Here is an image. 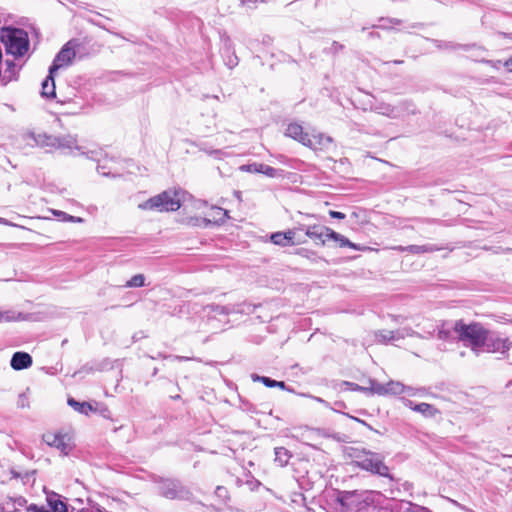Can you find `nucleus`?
<instances>
[{"instance_id": "f257e3e1", "label": "nucleus", "mask_w": 512, "mask_h": 512, "mask_svg": "<svg viewBox=\"0 0 512 512\" xmlns=\"http://www.w3.org/2000/svg\"><path fill=\"white\" fill-rule=\"evenodd\" d=\"M49 140V143L47 145H52L55 147H61V148H68L72 152V150H77L80 155H84L87 158L97 161L98 167L97 171L103 175V176H112L116 177L119 174L118 170L115 169L113 166L108 165L106 161L102 160L103 151L102 149H91L88 150L83 146L77 145V140L74 136L67 135V137L64 138H47Z\"/></svg>"}, {"instance_id": "f03ea898", "label": "nucleus", "mask_w": 512, "mask_h": 512, "mask_svg": "<svg viewBox=\"0 0 512 512\" xmlns=\"http://www.w3.org/2000/svg\"><path fill=\"white\" fill-rule=\"evenodd\" d=\"M350 456L358 468L373 475L388 478L390 481L395 480L393 475L390 474L389 467L384 462L383 454L367 449L351 448Z\"/></svg>"}, {"instance_id": "7ed1b4c3", "label": "nucleus", "mask_w": 512, "mask_h": 512, "mask_svg": "<svg viewBox=\"0 0 512 512\" xmlns=\"http://www.w3.org/2000/svg\"><path fill=\"white\" fill-rule=\"evenodd\" d=\"M487 329L479 323L466 324L462 320L454 322V333L457 339L478 356L483 352V344Z\"/></svg>"}, {"instance_id": "20e7f679", "label": "nucleus", "mask_w": 512, "mask_h": 512, "mask_svg": "<svg viewBox=\"0 0 512 512\" xmlns=\"http://www.w3.org/2000/svg\"><path fill=\"white\" fill-rule=\"evenodd\" d=\"M1 40L7 53L14 56H23L29 47L28 34L23 29L4 28L1 31Z\"/></svg>"}, {"instance_id": "39448f33", "label": "nucleus", "mask_w": 512, "mask_h": 512, "mask_svg": "<svg viewBox=\"0 0 512 512\" xmlns=\"http://www.w3.org/2000/svg\"><path fill=\"white\" fill-rule=\"evenodd\" d=\"M180 192L164 191L139 204L142 210L176 211L181 206Z\"/></svg>"}, {"instance_id": "423d86ee", "label": "nucleus", "mask_w": 512, "mask_h": 512, "mask_svg": "<svg viewBox=\"0 0 512 512\" xmlns=\"http://www.w3.org/2000/svg\"><path fill=\"white\" fill-rule=\"evenodd\" d=\"M369 389L371 394H377L379 396H396L401 394H407L409 396H415L421 392V389L415 390L412 387L405 386L399 381H389L385 384L379 383L376 380H369Z\"/></svg>"}, {"instance_id": "0eeeda50", "label": "nucleus", "mask_w": 512, "mask_h": 512, "mask_svg": "<svg viewBox=\"0 0 512 512\" xmlns=\"http://www.w3.org/2000/svg\"><path fill=\"white\" fill-rule=\"evenodd\" d=\"M512 347V337H505L493 331H486L483 352L506 354Z\"/></svg>"}, {"instance_id": "6e6552de", "label": "nucleus", "mask_w": 512, "mask_h": 512, "mask_svg": "<svg viewBox=\"0 0 512 512\" xmlns=\"http://www.w3.org/2000/svg\"><path fill=\"white\" fill-rule=\"evenodd\" d=\"M410 106L412 105L407 102H402L397 106H392L390 104L381 102L373 105L371 107V110L380 115H384L394 119L403 116L405 112L414 113V109H410Z\"/></svg>"}, {"instance_id": "1a4fd4ad", "label": "nucleus", "mask_w": 512, "mask_h": 512, "mask_svg": "<svg viewBox=\"0 0 512 512\" xmlns=\"http://www.w3.org/2000/svg\"><path fill=\"white\" fill-rule=\"evenodd\" d=\"M75 55L73 41L67 42L56 55L53 64L50 66V73L54 74L58 69L71 64Z\"/></svg>"}, {"instance_id": "9d476101", "label": "nucleus", "mask_w": 512, "mask_h": 512, "mask_svg": "<svg viewBox=\"0 0 512 512\" xmlns=\"http://www.w3.org/2000/svg\"><path fill=\"white\" fill-rule=\"evenodd\" d=\"M159 492L168 499L182 498L186 491L178 481L165 480L159 485Z\"/></svg>"}, {"instance_id": "9b49d317", "label": "nucleus", "mask_w": 512, "mask_h": 512, "mask_svg": "<svg viewBox=\"0 0 512 512\" xmlns=\"http://www.w3.org/2000/svg\"><path fill=\"white\" fill-rule=\"evenodd\" d=\"M304 141V146L314 150H324L332 144V138L322 133H308Z\"/></svg>"}, {"instance_id": "f8f14e48", "label": "nucleus", "mask_w": 512, "mask_h": 512, "mask_svg": "<svg viewBox=\"0 0 512 512\" xmlns=\"http://www.w3.org/2000/svg\"><path fill=\"white\" fill-rule=\"evenodd\" d=\"M45 443L51 447H55L63 454L67 455L71 447L67 441V438L61 434L46 433L43 435Z\"/></svg>"}, {"instance_id": "ddd939ff", "label": "nucleus", "mask_w": 512, "mask_h": 512, "mask_svg": "<svg viewBox=\"0 0 512 512\" xmlns=\"http://www.w3.org/2000/svg\"><path fill=\"white\" fill-rule=\"evenodd\" d=\"M239 169L243 172L261 173L270 178H275V177L280 176V173L277 169H275L271 166H268L266 164H262V163L254 162L251 164H245V165L240 166Z\"/></svg>"}, {"instance_id": "4468645a", "label": "nucleus", "mask_w": 512, "mask_h": 512, "mask_svg": "<svg viewBox=\"0 0 512 512\" xmlns=\"http://www.w3.org/2000/svg\"><path fill=\"white\" fill-rule=\"evenodd\" d=\"M32 357L26 352H15L11 358L10 365L14 370L27 369L32 365Z\"/></svg>"}, {"instance_id": "2eb2a0df", "label": "nucleus", "mask_w": 512, "mask_h": 512, "mask_svg": "<svg viewBox=\"0 0 512 512\" xmlns=\"http://www.w3.org/2000/svg\"><path fill=\"white\" fill-rule=\"evenodd\" d=\"M228 218V212L220 207L211 208V212L209 213V217L203 218L201 221L204 226H208L210 224H223Z\"/></svg>"}, {"instance_id": "dca6fc26", "label": "nucleus", "mask_w": 512, "mask_h": 512, "mask_svg": "<svg viewBox=\"0 0 512 512\" xmlns=\"http://www.w3.org/2000/svg\"><path fill=\"white\" fill-rule=\"evenodd\" d=\"M295 232L288 230L286 232H276L270 236L271 242L275 245L286 247L295 244Z\"/></svg>"}, {"instance_id": "f3484780", "label": "nucleus", "mask_w": 512, "mask_h": 512, "mask_svg": "<svg viewBox=\"0 0 512 512\" xmlns=\"http://www.w3.org/2000/svg\"><path fill=\"white\" fill-rule=\"evenodd\" d=\"M404 405L406 407H409L413 411L421 413L422 415H424L426 417H433L438 412L434 406H432L428 403L414 404L413 401L405 399Z\"/></svg>"}, {"instance_id": "a211bd4d", "label": "nucleus", "mask_w": 512, "mask_h": 512, "mask_svg": "<svg viewBox=\"0 0 512 512\" xmlns=\"http://www.w3.org/2000/svg\"><path fill=\"white\" fill-rule=\"evenodd\" d=\"M394 249L397 251H401V252L407 251L412 254L430 253V252H434V251L438 250L437 247H435L434 245H431V244L397 246V247H394Z\"/></svg>"}, {"instance_id": "6ab92c4d", "label": "nucleus", "mask_w": 512, "mask_h": 512, "mask_svg": "<svg viewBox=\"0 0 512 512\" xmlns=\"http://www.w3.org/2000/svg\"><path fill=\"white\" fill-rule=\"evenodd\" d=\"M285 134L286 136L299 141L303 145L305 142L304 138L308 136V133L303 131V127L297 123L289 124L286 128Z\"/></svg>"}, {"instance_id": "aec40b11", "label": "nucleus", "mask_w": 512, "mask_h": 512, "mask_svg": "<svg viewBox=\"0 0 512 512\" xmlns=\"http://www.w3.org/2000/svg\"><path fill=\"white\" fill-rule=\"evenodd\" d=\"M454 332V322L449 321H440L437 324V337L440 340H450L452 339V334Z\"/></svg>"}, {"instance_id": "412c9836", "label": "nucleus", "mask_w": 512, "mask_h": 512, "mask_svg": "<svg viewBox=\"0 0 512 512\" xmlns=\"http://www.w3.org/2000/svg\"><path fill=\"white\" fill-rule=\"evenodd\" d=\"M49 512H67L66 504L60 499L58 494L52 493L47 496Z\"/></svg>"}, {"instance_id": "4be33fe9", "label": "nucleus", "mask_w": 512, "mask_h": 512, "mask_svg": "<svg viewBox=\"0 0 512 512\" xmlns=\"http://www.w3.org/2000/svg\"><path fill=\"white\" fill-rule=\"evenodd\" d=\"M305 234L311 239L321 241L322 244H324L326 242L324 226H320V225L307 226L305 229Z\"/></svg>"}, {"instance_id": "5701e85b", "label": "nucleus", "mask_w": 512, "mask_h": 512, "mask_svg": "<svg viewBox=\"0 0 512 512\" xmlns=\"http://www.w3.org/2000/svg\"><path fill=\"white\" fill-rule=\"evenodd\" d=\"M41 95L46 98H52L55 96V82L53 74L49 72V75L42 82Z\"/></svg>"}, {"instance_id": "b1692460", "label": "nucleus", "mask_w": 512, "mask_h": 512, "mask_svg": "<svg viewBox=\"0 0 512 512\" xmlns=\"http://www.w3.org/2000/svg\"><path fill=\"white\" fill-rule=\"evenodd\" d=\"M67 403L75 411L84 415H88L90 412L95 411L92 404H90L89 402H79L76 401L74 398H69Z\"/></svg>"}, {"instance_id": "393cba45", "label": "nucleus", "mask_w": 512, "mask_h": 512, "mask_svg": "<svg viewBox=\"0 0 512 512\" xmlns=\"http://www.w3.org/2000/svg\"><path fill=\"white\" fill-rule=\"evenodd\" d=\"M392 334H393V343L397 342L399 340H402L406 337H422L421 333L413 330L410 327H404V328L397 329L395 331H392Z\"/></svg>"}, {"instance_id": "a878e982", "label": "nucleus", "mask_w": 512, "mask_h": 512, "mask_svg": "<svg viewBox=\"0 0 512 512\" xmlns=\"http://www.w3.org/2000/svg\"><path fill=\"white\" fill-rule=\"evenodd\" d=\"M274 451L275 462L281 467L286 466L292 457L291 452L284 447H276Z\"/></svg>"}, {"instance_id": "bb28decb", "label": "nucleus", "mask_w": 512, "mask_h": 512, "mask_svg": "<svg viewBox=\"0 0 512 512\" xmlns=\"http://www.w3.org/2000/svg\"><path fill=\"white\" fill-rule=\"evenodd\" d=\"M376 341L383 344L393 343L392 330H379L375 333Z\"/></svg>"}, {"instance_id": "cd10ccee", "label": "nucleus", "mask_w": 512, "mask_h": 512, "mask_svg": "<svg viewBox=\"0 0 512 512\" xmlns=\"http://www.w3.org/2000/svg\"><path fill=\"white\" fill-rule=\"evenodd\" d=\"M417 326L420 327V329L423 332L422 338L432 337L434 335L435 331L437 330V324H434L431 321H428V322L424 323L423 325L418 324Z\"/></svg>"}, {"instance_id": "c85d7f7f", "label": "nucleus", "mask_w": 512, "mask_h": 512, "mask_svg": "<svg viewBox=\"0 0 512 512\" xmlns=\"http://www.w3.org/2000/svg\"><path fill=\"white\" fill-rule=\"evenodd\" d=\"M145 284V277L142 274L134 275L125 284V287H142Z\"/></svg>"}, {"instance_id": "c756f323", "label": "nucleus", "mask_w": 512, "mask_h": 512, "mask_svg": "<svg viewBox=\"0 0 512 512\" xmlns=\"http://www.w3.org/2000/svg\"><path fill=\"white\" fill-rule=\"evenodd\" d=\"M51 212H52L53 215L61 218L62 221H67V222H81L82 221L81 218L68 215L67 213H65L63 211H60V210L52 209Z\"/></svg>"}, {"instance_id": "7c9ffc66", "label": "nucleus", "mask_w": 512, "mask_h": 512, "mask_svg": "<svg viewBox=\"0 0 512 512\" xmlns=\"http://www.w3.org/2000/svg\"><path fill=\"white\" fill-rule=\"evenodd\" d=\"M252 380L253 381H259L262 382L266 387L273 388L275 387V380L265 377V376H259L256 374H252Z\"/></svg>"}, {"instance_id": "2f4dec72", "label": "nucleus", "mask_w": 512, "mask_h": 512, "mask_svg": "<svg viewBox=\"0 0 512 512\" xmlns=\"http://www.w3.org/2000/svg\"><path fill=\"white\" fill-rule=\"evenodd\" d=\"M340 237H341V234L333 231L332 229H330L328 227H325V239L326 240L338 241V239H340Z\"/></svg>"}, {"instance_id": "473e14b6", "label": "nucleus", "mask_w": 512, "mask_h": 512, "mask_svg": "<svg viewBox=\"0 0 512 512\" xmlns=\"http://www.w3.org/2000/svg\"><path fill=\"white\" fill-rule=\"evenodd\" d=\"M337 242H339V245L341 247H350V248H353V249H356V250L360 249L356 244L352 243L349 239H347L343 235H341L340 239H338Z\"/></svg>"}, {"instance_id": "72a5a7b5", "label": "nucleus", "mask_w": 512, "mask_h": 512, "mask_svg": "<svg viewBox=\"0 0 512 512\" xmlns=\"http://www.w3.org/2000/svg\"><path fill=\"white\" fill-rule=\"evenodd\" d=\"M208 308L219 314H229L231 312V309L226 306L210 305Z\"/></svg>"}, {"instance_id": "f704fd0d", "label": "nucleus", "mask_w": 512, "mask_h": 512, "mask_svg": "<svg viewBox=\"0 0 512 512\" xmlns=\"http://www.w3.org/2000/svg\"><path fill=\"white\" fill-rule=\"evenodd\" d=\"M17 405H18V407H21V408L28 407V405H29L28 398H27V396L25 394L19 395V398H18V401H17Z\"/></svg>"}, {"instance_id": "c9c22d12", "label": "nucleus", "mask_w": 512, "mask_h": 512, "mask_svg": "<svg viewBox=\"0 0 512 512\" xmlns=\"http://www.w3.org/2000/svg\"><path fill=\"white\" fill-rule=\"evenodd\" d=\"M346 384L350 385L352 387V390L362 391L366 394H371L369 387H363V386H359L357 384L348 383V382Z\"/></svg>"}, {"instance_id": "e433bc0d", "label": "nucleus", "mask_w": 512, "mask_h": 512, "mask_svg": "<svg viewBox=\"0 0 512 512\" xmlns=\"http://www.w3.org/2000/svg\"><path fill=\"white\" fill-rule=\"evenodd\" d=\"M4 318V316L0 313V319ZM5 319L7 321H11V320H24L25 317L23 316L22 313H18L17 316H9V315H6L5 316Z\"/></svg>"}, {"instance_id": "4c0bfd02", "label": "nucleus", "mask_w": 512, "mask_h": 512, "mask_svg": "<svg viewBox=\"0 0 512 512\" xmlns=\"http://www.w3.org/2000/svg\"><path fill=\"white\" fill-rule=\"evenodd\" d=\"M78 512H106V511H103L102 509H100L99 507H96V506H90V507L82 508Z\"/></svg>"}, {"instance_id": "58836bf2", "label": "nucleus", "mask_w": 512, "mask_h": 512, "mask_svg": "<svg viewBox=\"0 0 512 512\" xmlns=\"http://www.w3.org/2000/svg\"><path fill=\"white\" fill-rule=\"evenodd\" d=\"M329 215L332 218H335V219H344L345 218V214L344 213L338 212V211H334V210H330L329 211Z\"/></svg>"}, {"instance_id": "ea45409f", "label": "nucleus", "mask_w": 512, "mask_h": 512, "mask_svg": "<svg viewBox=\"0 0 512 512\" xmlns=\"http://www.w3.org/2000/svg\"><path fill=\"white\" fill-rule=\"evenodd\" d=\"M28 511H31V512H49V510H46L44 507H38L37 505H30L28 507Z\"/></svg>"}, {"instance_id": "a19ab883", "label": "nucleus", "mask_w": 512, "mask_h": 512, "mask_svg": "<svg viewBox=\"0 0 512 512\" xmlns=\"http://www.w3.org/2000/svg\"><path fill=\"white\" fill-rule=\"evenodd\" d=\"M0 224L7 225V226H13V227H19V228H22V229H26L24 226H20V225L14 224V223H12V222H10L7 219L2 218V217H0Z\"/></svg>"}, {"instance_id": "79ce46f5", "label": "nucleus", "mask_w": 512, "mask_h": 512, "mask_svg": "<svg viewBox=\"0 0 512 512\" xmlns=\"http://www.w3.org/2000/svg\"><path fill=\"white\" fill-rule=\"evenodd\" d=\"M50 136H47V135H43V140L40 142L43 146H49V147H52V145H47V143H49V140L47 138H49ZM52 138H54L53 136H51ZM65 136H63L62 138H64ZM39 138H42V135H39ZM53 148H56L55 146H53ZM59 149H62L61 147H58Z\"/></svg>"}, {"instance_id": "37998d69", "label": "nucleus", "mask_w": 512, "mask_h": 512, "mask_svg": "<svg viewBox=\"0 0 512 512\" xmlns=\"http://www.w3.org/2000/svg\"><path fill=\"white\" fill-rule=\"evenodd\" d=\"M504 67L506 68V70L512 71V56L510 57V59L504 62Z\"/></svg>"}, {"instance_id": "c03bdc74", "label": "nucleus", "mask_w": 512, "mask_h": 512, "mask_svg": "<svg viewBox=\"0 0 512 512\" xmlns=\"http://www.w3.org/2000/svg\"><path fill=\"white\" fill-rule=\"evenodd\" d=\"M223 493H226V489L224 487H222V486H218L216 488V494L218 496H223Z\"/></svg>"}, {"instance_id": "a18cd8bd", "label": "nucleus", "mask_w": 512, "mask_h": 512, "mask_svg": "<svg viewBox=\"0 0 512 512\" xmlns=\"http://www.w3.org/2000/svg\"><path fill=\"white\" fill-rule=\"evenodd\" d=\"M275 387H279L281 389L285 388V383L283 381H276L275 380Z\"/></svg>"}, {"instance_id": "49530a36", "label": "nucleus", "mask_w": 512, "mask_h": 512, "mask_svg": "<svg viewBox=\"0 0 512 512\" xmlns=\"http://www.w3.org/2000/svg\"><path fill=\"white\" fill-rule=\"evenodd\" d=\"M237 65V58L234 57L233 59L229 60V66L232 68L233 66Z\"/></svg>"}, {"instance_id": "de8ad7c7", "label": "nucleus", "mask_w": 512, "mask_h": 512, "mask_svg": "<svg viewBox=\"0 0 512 512\" xmlns=\"http://www.w3.org/2000/svg\"><path fill=\"white\" fill-rule=\"evenodd\" d=\"M1 81L5 85V84H7L10 81V77L3 76Z\"/></svg>"}, {"instance_id": "09e8293b", "label": "nucleus", "mask_w": 512, "mask_h": 512, "mask_svg": "<svg viewBox=\"0 0 512 512\" xmlns=\"http://www.w3.org/2000/svg\"><path fill=\"white\" fill-rule=\"evenodd\" d=\"M388 21L395 25L400 23V20H398V19H388Z\"/></svg>"}, {"instance_id": "8fccbe9b", "label": "nucleus", "mask_w": 512, "mask_h": 512, "mask_svg": "<svg viewBox=\"0 0 512 512\" xmlns=\"http://www.w3.org/2000/svg\"><path fill=\"white\" fill-rule=\"evenodd\" d=\"M314 399H315L317 402H320V403H326L322 398L314 397Z\"/></svg>"}]
</instances>
